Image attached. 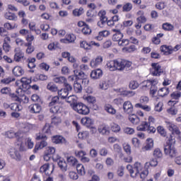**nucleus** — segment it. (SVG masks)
<instances>
[{
	"label": "nucleus",
	"instance_id": "f257e3e1",
	"mask_svg": "<svg viewBox=\"0 0 181 181\" xmlns=\"http://www.w3.org/2000/svg\"><path fill=\"white\" fill-rule=\"evenodd\" d=\"M175 144H176V140L170 135L164 146V153L166 156H169L171 158L177 156V150L175 147Z\"/></svg>",
	"mask_w": 181,
	"mask_h": 181
},
{
	"label": "nucleus",
	"instance_id": "f03ea898",
	"mask_svg": "<svg viewBox=\"0 0 181 181\" xmlns=\"http://www.w3.org/2000/svg\"><path fill=\"white\" fill-rule=\"evenodd\" d=\"M159 83V81L158 78H151L148 79L146 81H144L143 82V86L142 88L145 87L146 88H148V87H151L150 88V95L153 98H155L156 95V93H158V83Z\"/></svg>",
	"mask_w": 181,
	"mask_h": 181
},
{
	"label": "nucleus",
	"instance_id": "7ed1b4c3",
	"mask_svg": "<svg viewBox=\"0 0 181 181\" xmlns=\"http://www.w3.org/2000/svg\"><path fill=\"white\" fill-rule=\"evenodd\" d=\"M30 83H32V80L26 77H23L21 80L16 81V86L18 87L16 90V93H23V91H27L30 89Z\"/></svg>",
	"mask_w": 181,
	"mask_h": 181
},
{
	"label": "nucleus",
	"instance_id": "20e7f679",
	"mask_svg": "<svg viewBox=\"0 0 181 181\" xmlns=\"http://www.w3.org/2000/svg\"><path fill=\"white\" fill-rule=\"evenodd\" d=\"M127 169L130 174L131 177H135L139 175V172L142 171L144 169V165L139 162H135L134 165L128 164L127 165Z\"/></svg>",
	"mask_w": 181,
	"mask_h": 181
},
{
	"label": "nucleus",
	"instance_id": "39448f33",
	"mask_svg": "<svg viewBox=\"0 0 181 181\" xmlns=\"http://www.w3.org/2000/svg\"><path fill=\"white\" fill-rule=\"evenodd\" d=\"M54 172V164H52V168L50 169L49 163H45L40 168V173H44L46 176H49L45 181H53V177H50V175Z\"/></svg>",
	"mask_w": 181,
	"mask_h": 181
},
{
	"label": "nucleus",
	"instance_id": "423d86ee",
	"mask_svg": "<svg viewBox=\"0 0 181 181\" xmlns=\"http://www.w3.org/2000/svg\"><path fill=\"white\" fill-rule=\"evenodd\" d=\"M116 70L119 71H124V70L129 69L132 66V62L123 59H115Z\"/></svg>",
	"mask_w": 181,
	"mask_h": 181
},
{
	"label": "nucleus",
	"instance_id": "0eeeda50",
	"mask_svg": "<svg viewBox=\"0 0 181 181\" xmlns=\"http://www.w3.org/2000/svg\"><path fill=\"white\" fill-rule=\"evenodd\" d=\"M72 110L81 115H88L90 114V108L83 103L74 105Z\"/></svg>",
	"mask_w": 181,
	"mask_h": 181
},
{
	"label": "nucleus",
	"instance_id": "6e6552de",
	"mask_svg": "<svg viewBox=\"0 0 181 181\" xmlns=\"http://www.w3.org/2000/svg\"><path fill=\"white\" fill-rule=\"evenodd\" d=\"M151 67H152V71H151L152 76H155L156 77H159L163 73V69H162V66H160L159 63H156V62L152 63Z\"/></svg>",
	"mask_w": 181,
	"mask_h": 181
},
{
	"label": "nucleus",
	"instance_id": "1a4fd4ad",
	"mask_svg": "<svg viewBox=\"0 0 181 181\" xmlns=\"http://www.w3.org/2000/svg\"><path fill=\"white\" fill-rule=\"evenodd\" d=\"M64 87L65 88H62L57 91L59 97L63 100L67 98V95H69V91H71L73 90V86H71L70 84H66Z\"/></svg>",
	"mask_w": 181,
	"mask_h": 181
},
{
	"label": "nucleus",
	"instance_id": "9d476101",
	"mask_svg": "<svg viewBox=\"0 0 181 181\" xmlns=\"http://www.w3.org/2000/svg\"><path fill=\"white\" fill-rule=\"evenodd\" d=\"M14 56H13V60L16 63H19L20 62H22V60H25V52L21 49V48L17 47L14 49Z\"/></svg>",
	"mask_w": 181,
	"mask_h": 181
},
{
	"label": "nucleus",
	"instance_id": "9b49d317",
	"mask_svg": "<svg viewBox=\"0 0 181 181\" xmlns=\"http://www.w3.org/2000/svg\"><path fill=\"white\" fill-rule=\"evenodd\" d=\"M166 127L168 129L172 132L173 135H180V130L179 129V127L173 124L172 122H165Z\"/></svg>",
	"mask_w": 181,
	"mask_h": 181
},
{
	"label": "nucleus",
	"instance_id": "f8f14e48",
	"mask_svg": "<svg viewBox=\"0 0 181 181\" xmlns=\"http://www.w3.org/2000/svg\"><path fill=\"white\" fill-rule=\"evenodd\" d=\"M86 101L92 110L94 111H97L98 110V105H97V100H95V97L88 96L86 97Z\"/></svg>",
	"mask_w": 181,
	"mask_h": 181
},
{
	"label": "nucleus",
	"instance_id": "ddd939ff",
	"mask_svg": "<svg viewBox=\"0 0 181 181\" xmlns=\"http://www.w3.org/2000/svg\"><path fill=\"white\" fill-rule=\"evenodd\" d=\"M28 110L31 114H39L42 111L40 103L32 104L28 107Z\"/></svg>",
	"mask_w": 181,
	"mask_h": 181
},
{
	"label": "nucleus",
	"instance_id": "4468645a",
	"mask_svg": "<svg viewBox=\"0 0 181 181\" xmlns=\"http://www.w3.org/2000/svg\"><path fill=\"white\" fill-rule=\"evenodd\" d=\"M11 37H6L4 39L3 41V50L5 52V53H8V52H11Z\"/></svg>",
	"mask_w": 181,
	"mask_h": 181
},
{
	"label": "nucleus",
	"instance_id": "2eb2a0df",
	"mask_svg": "<svg viewBox=\"0 0 181 181\" xmlns=\"http://www.w3.org/2000/svg\"><path fill=\"white\" fill-rule=\"evenodd\" d=\"M123 110L126 114H132V111H134V106L131 101H125L123 104Z\"/></svg>",
	"mask_w": 181,
	"mask_h": 181
},
{
	"label": "nucleus",
	"instance_id": "dca6fc26",
	"mask_svg": "<svg viewBox=\"0 0 181 181\" xmlns=\"http://www.w3.org/2000/svg\"><path fill=\"white\" fill-rule=\"evenodd\" d=\"M160 52H161L165 56H169L173 54L172 46L163 45L160 47Z\"/></svg>",
	"mask_w": 181,
	"mask_h": 181
},
{
	"label": "nucleus",
	"instance_id": "f3484780",
	"mask_svg": "<svg viewBox=\"0 0 181 181\" xmlns=\"http://www.w3.org/2000/svg\"><path fill=\"white\" fill-rule=\"evenodd\" d=\"M12 73L15 77H22L25 74V69L22 66H16L13 70Z\"/></svg>",
	"mask_w": 181,
	"mask_h": 181
},
{
	"label": "nucleus",
	"instance_id": "a211bd4d",
	"mask_svg": "<svg viewBox=\"0 0 181 181\" xmlns=\"http://www.w3.org/2000/svg\"><path fill=\"white\" fill-rule=\"evenodd\" d=\"M103 63V57L98 56L96 58L93 59L90 62V66L93 69H95V67H98L100 64Z\"/></svg>",
	"mask_w": 181,
	"mask_h": 181
},
{
	"label": "nucleus",
	"instance_id": "6ab92c4d",
	"mask_svg": "<svg viewBox=\"0 0 181 181\" xmlns=\"http://www.w3.org/2000/svg\"><path fill=\"white\" fill-rule=\"evenodd\" d=\"M153 148V139H147L146 141V145L141 148L142 152H146V151H151Z\"/></svg>",
	"mask_w": 181,
	"mask_h": 181
},
{
	"label": "nucleus",
	"instance_id": "aec40b11",
	"mask_svg": "<svg viewBox=\"0 0 181 181\" xmlns=\"http://www.w3.org/2000/svg\"><path fill=\"white\" fill-rule=\"evenodd\" d=\"M113 32L116 33L112 35V37L113 42H118V43H119V42H121V40L124 37V34L121 33V30L117 29H114Z\"/></svg>",
	"mask_w": 181,
	"mask_h": 181
},
{
	"label": "nucleus",
	"instance_id": "412c9836",
	"mask_svg": "<svg viewBox=\"0 0 181 181\" xmlns=\"http://www.w3.org/2000/svg\"><path fill=\"white\" fill-rule=\"evenodd\" d=\"M90 77L93 80H98V78L103 77V70L100 69L93 70L90 73Z\"/></svg>",
	"mask_w": 181,
	"mask_h": 181
},
{
	"label": "nucleus",
	"instance_id": "4be33fe9",
	"mask_svg": "<svg viewBox=\"0 0 181 181\" xmlns=\"http://www.w3.org/2000/svg\"><path fill=\"white\" fill-rule=\"evenodd\" d=\"M47 140H41L40 142H38L35 144V148L33 149L34 153H37V151L40 149H43V148H46V146L47 145Z\"/></svg>",
	"mask_w": 181,
	"mask_h": 181
},
{
	"label": "nucleus",
	"instance_id": "5701e85b",
	"mask_svg": "<svg viewBox=\"0 0 181 181\" xmlns=\"http://www.w3.org/2000/svg\"><path fill=\"white\" fill-rule=\"evenodd\" d=\"M129 121L133 124V125H138L139 122H141V119L138 117V115L135 114L130 113L129 114Z\"/></svg>",
	"mask_w": 181,
	"mask_h": 181
},
{
	"label": "nucleus",
	"instance_id": "b1692460",
	"mask_svg": "<svg viewBox=\"0 0 181 181\" xmlns=\"http://www.w3.org/2000/svg\"><path fill=\"white\" fill-rule=\"evenodd\" d=\"M52 141L53 144H66V139L63 136L55 135L52 137Z\"/></svg>",
	"mask_w": 181,
	"mask_h": 181
},
{
	"label": "nucleus",
	"instance_id": "393cba45",
	"mask_svg": "<svg viewBox=\"0 0 181 181\" xmlns=\"http://www.w3.org/2000/svg\"><path fill=\"white\" fill-rule=\"evenodd\" d=\"M170 93V90L169 89V88L163 87L158 90V97H161L162 98H163V97H168Z\"/></svg>",
	"mask_w": 181,
	"mask_h": 181
},
{
	"label": "nucleus",
	"instance_id": "a878e982",
	"mask_svg": "<svg viewBox=\"0 0 181 181\" xmlns=\"http://www.w3.org/2000/svg\"><path fill=\"white\" fill-rule=\"evenodd\" d=\"M98 132L102 135H110V127L106 124H101L98 127Z\"/></svg>",
	"mask_w": 181,
	"mask_h": 181
},
{
	"label": "nucleus",
	"instance_id": "bb28decb",
	"mask_svg": "<svg viewBox=\"0 0 181 181\" xmlns=\"http://www.w3.org/2000/svg\"><path fill=\"white\" fill-rule=\"evenodd\" d=\"M81 122L83 125L87 127L88 128H90V127L94 124V121H93L91 118L87 117L82 118Z\"/></svg>",
	"mask_w": 181,
	"mask_h": 181
},
{
	"label": "nucleus",
	"instance_id": "cd10ccee",
	"mask_svg": "<svg viewBox=\"0 0 181 181\" xmlns=\"http://www.w3.org/2000/svg\"><path fill=\"white\" fill-rule=\"evenodd\" d=\"M66 103H69V104H70L72 109L74 105L78 104V103H77V97H76V95H74L69 96L66 98Z\"/></svg>",
	"mask_w": 181,
	"mask_h": 181
},
{
	"label": "nucleus",
	"instance_id": "c85d7f7f",
	"mask_svg": "<svg viewBox=\"0 0 181 181\" xmlns=\"http://www.w3.org/2000/svg\"><path fill=\"white\" fill-rule=\"evenodd\" d=\"M158 166V160L157 158H153L149 162L145 163V169H149L150 168H156Z\"/></svg>",
	"mask_w": 181,
	"mask_h": 181
},
{
	"label": "nucleus",
	"instance_id": "c756f323",
	"mask_svg": "<svg viewBox=\"0 0 181 181\" xmlns=\"http://www.w3.org/2000/svg\"><path fill=\"white\" fill-rule=\"evenodd\" d=\"M53 81L57 84H64V86H66V84H70L67 83V79L64 76L55 77Z\"/></svg>",
	"mask_w": 181,
	"mask_h": 181
},
{
	"label": "nucleus",
	"instance_id": "7c9ffc66",
	"mask_svg": "<svg viewBox=\"0 0 181 181\" xmlns=\"http://www.w3.org/2000/svg\"><path fill=\"white\" fill-rule=\"evenodd\" d=\"M25 93H26V91L16 93L20 97L18 103H23L24 104L29 103V98L25 95Z\"/></svg>",
	"mask_w": 181,
	"mask_h": 181
},
{
	"label": "nucleus",
	"instance_id": "2f4dec72",
	"mask_svg": "<svg viewBox=\"0 0 181 181\" xmlns=\"http://www.w3.org/2000/svg\"><path fill=\"white\" fill-rule=\"evenodd\" d=\"M66 161L68 165H69V166H77L78 163V160H77V158H76V157L74 156H69L66 158Z\"/></svg>",
	"mask_w": 181,
	"mask_h": 181
},
{
	"label": "nucleus",
	"instance_id": "473e14b6",
	"mask_svg": "<svg viewBox=\"0 0 181 181\" xmlns=\"http://www.w3.org/2000/svg\"><path fill=\"white\" fill-rule=\"evenodd\" d=\"M104 108L105 111L109 114H111V115H115L117 114V110H115V108L110 104L105 105Z\"/></svg>",
	"mask_w": 181,
	"mask_h": 181
},
{
	"label": "nucleus",
	"instance_id": "72a5a7b5",
	"mask_svg": "<svg viewBox=\"0 0 181 181\" xmlns=\"http://www.w3.org/2000/svg\"><path fill=\"white\" fill-rule=\"evenodd\" d=\"M62 105H49L50 112H52V114H58V112H60V109Z\"/></svg>",
	"mask_w": 181,
	"mask_h": 181
},
{
	"label": "nucleus",
	"instance_id": "f704fd0d",
	"mask_svg": "<svg viewBox=\"0 0 181 181\" xmlns=\"http://www.w3.org/2000/svg\"><path fill=\"white\" fill-rule=\"evenodd\" d=\"M58 166L62 172L67 171V163L64 159H59L58 161Z\"/></svg>",
	"mask_w": 181,
	"mask_h": 181
},
{
	"label": "nucleus",
	"instance_id": "c9c22d12",
	"mask_svg": "<svg viewBox=\"0 0 181 181\" xmlns=\"http://www.w3.org/2000/svg\"><path fill=\"white\" fill-rule=\"evenodd\" d=\"M148 127H149V123L148 122L143 121L141 123L136 127L137 131H148Z\"/></svg>",
	"mask_w": 181,
	"mask_h": 181
},
{
	"label": "nucleus",
	"instance_id": "e433bc0d",
	"mask_svg": "<svg viewBox=\"0 0 181 181\" xmlns=\"http://www.w3.org/2000/svg\"><path fill=\"white\" fill-rule=\"evenodd\" d=\"M28 67V69H35L36 67V58L35 57H29L27 59Z\"/></svg>",
	"mask_w": 181,
	"mask_h": 181
},
{
	"label": "nucleus",
	"instance_id": "4c0bfd02",
	"mask_svg": "<svg viewBox=\"0 0 181 181\" xmlns=\"http://www.w3.org/2000/svg\"><path fill=\"white\" fill-rule=\"evenodd\" d=\"M157 132L162 136V138H166V136H168V132H166V129L163 126H158Z\"/></svg>",
	"mask_w": 181,
	"mask_h": 181
},
{
	"label": "nucleus",
	"instance_id": "58836bf2",
	"mask_svg": "<svg viewBox=\"0 0 181 181\" xmlns=\"http://www.w3.org/2000/svg\"><path fill=\"white\" fill-rule=\"evenodd\" d=\"M49 105H63V103L60 102V98L59 96H54L52 98Z\"/></svg>",
	"mask_w": 181,
	"mask_h": 181
},
{
	"label": "nucleus",
	"instance_id": "ea45409f",
	"mask_svg": "<svg viewBox=\"0 0 181 181\" xmlns=\"http://www.w3.org/2000/svg\"><path fill=\"white\" fill-rule=\"evenodd\" d=\"M153 156L156 159H162V158H163V153H162V151H160V148H155L153 153Z\"/></svg>",
	"mask_w": 181,
	"mask_h": 181
},
{
	"label": "nucleus",
	"instance_id": "a19ab883",
	"mask_svg": "<svg viewBox=\"0 0 181 181\" xmlns=\"http://www.w3.org/2000/svg\"><path fill=\"white\" fill-rule=\"evenodd\" d=\"M81 82L75 81L74 83V90L75 93H81L83 91V87L81 86Z\"/></svg>",
	"mask_w": 181,
	"mask_h": 181
},
{
	"label": "nucleus",
	"instance_id": "79ce46f5",
	"mask_svg": "<svg viewBox=\"0 0 181 181\" xmlns=\"http://www.w3.org/2000/svg\"><path fill=\"white\" fill-rule=\"evenodd\" d=\"M137 15H140V16H139L136 18V21L139 23H145V22H146V17H145V16H144V11H139L137 12Z\"/></svg>",
	"mask_w": 181,
	"mask_h": 181
},
{
	"label": "nucleus",
	"instance_id": "37998d69",
	"mask_svg": "<svg viewBox=\"0 0 181 181\" xmlns=\"http://www.w3.org/2000/svg\"><path fill=\"white\" fill-rule=\"evenodd\" d=\"M15 78L12 76H8L7 78H4L0 81L1 84H5V86L8 84H11V83L15 81Z\"/></svg>",
	"mask_w": 181,
	"mask_h": 181
},
{
	"label": "nucleus",
	"instance_id": "c03bdc74",
	"mask_svg": "<svg viewBox=\"0 0 181 181\" xmlns=\"http://www.w3.org/2000/svg\"><path fill=\"white\" fill-rule=\"evenodd\" d=\"M162 28L167 32H172L175 29V26L169 23H164L162 25Z\"/></svg>",
	"mask_w": 181,
	"mask_h": 181
},
{
	"label": "nucleus",
	"instance_id": "a18cd8bd",
	"mask_svg": "<svg viewBox=\"0 0 181 181\" xmlns=\"http://www.w3.org/2000/svg\"><path fill=\"white\" fill-rule=\"evenodd\" d=\"M4 17L8 21H16L18 19V16L14 13L7 12L4 14Z\"/></svg>",
	"mask_w": 181,
	"mask_h": 181
},
{
	"label": "nucleus",
	"instance_id": "49530a36",
	"mask_svg": "<svg viewBox=\"0 0 181 181\" xmlns=\"http://www.w3.org/2000/svg\"><path fill=\"white\" fill-rule=\"evenodd\" d=\"M106 66L110 71H115L117 70L115 59L108 62Z\"/></svg>",
	"mask_w": 181,
	"mask_h": 181
},
{
	"label": "nucleus",
	"instance_id": "de8ad7c7",
	"mask_svg": "<svg viewBox=\"0 0 181 181\" xmlns=\"http://www.w3.org/2000/svg\"><path fill=\"white\" fill-rule=\"evenodd\" d=\"M76 170L81 176H84V175H86V168L83 164H78L76 165Z\"/></svg>",
	"mask_w": 181,
	"mask_h": 181
},
{
	"label": "nucleus",
	"instance_id": "09e8293b",
	"mask_svg": "<svg viewBox=\"0 0 181 181\" xmlns=\"http://www.w3.org/2000/svg\"><path fill=\"white\" fill-rule=\"evenodd\" d=\"M135 50H136V47L134 45L122 48V52L124 53H133Z\"/></svg>",
	"mask_w": 181,
	"mask_h": 181
},
{
	"label": "nucleus",
	"instance_id": "8fccbe9b",
	"mask_svg": "<svg viewBox=\"0 0 181 181\" xmlns=\"http://www.w3.org/2000/svg\"><path fill=\"white\" fill-rule=\"evenodd\" d=\"M88 136H90V133L88 131H82L78 134V139H82V140L87 139Z\"/></svg>",
	"mask_w": 181,
	"mask_h": 181
},
{
	"label": "nucleus",
	"instance_id": "3c124183",
	"mask_svg": "<svg viewBox=\"0 0 181 181\" xmlns=\"http://www.w3.org/2000/svg\"><path fill=\"white\" fill-rule=\"evenodd\" d=\"M76 78H78V81L81 82V83H84V81H87V79H86V74H84V72H83L82 71H79L77 74V73H76Z\"/></svg>",
	"mask_w": 181,
	"mask_h": 181
},
{
	"label": "nucleus",
	"instance_id": "603ef678",
	"mask_svg": "<svg viewBox=\"0 0 181 181\" xmlns=\"http://www.w3.org/2000/svg\"><path fill=\"white\" fill-rule=\"evenodd\" d=\"M11 111H15V112H19L22 110V105L18 103H11L10 106Z\"/></svg>",
	"mask_w": 181,
	"mask_h": 181
},
{
	"label": "nucleus",
	"instance_id": "864d4df0",
	"mask_svg": "<svg viewBox=\"0 0 181 181\" xmlns=\"http://www.w3.org/2000/svg\"><path fill=\"white\" fill-rule=\"evenodd\" d=\"M47 89L49 91H52V93H56L57 91H59V88H57V86H56L54 83L50 82L47 86Z\"/></svg>",
	"mask_w": 181,
	"mask_h": 181
},
{
	"label": "nucleus",
	"instance_id": "5fc2aeb1",
	"mask_svg": "<svg viewBox=\"0 0 181 181\" xmlns=\"http://www.w3.org/2000/svg\"><path fill=\"white\" fill-rule=\"evenodd\" d=\"M72 13L74 16H81L84 13V8L83 7H80L79 8H75L73 10Z\"/></svg>",
	"mask_w": 181,
	"mask_h": 181
},
{
	"label": "nucleus",
	"instance_id": "6e6d98bb",
	"mask_svg": "<svg viewBox=\"0 0 181 181\" xmlns=\"http://www.w3.org/2000/svg\"><path fill=\"white\" fill-rule=\"evenodd\" d=\"M132 4L125 3L122 6V12H131L132 11Z\"/></svg>",
	"mask_w": 181,
	"mask_h": 181
},
{
	"label": "nucleus",
	"instance_id": "4d7b16f0",
	"mask_svg": "<svg viewBox=\"0 0 181 181\" xmlns=\"http://www.w3.org/2000/svg\"><path fill=\"white\" fill-rule=\"evenodd\" d=\"M25 47H27L26 53L27 54H32L35 52V47L32 46L30 43H25Z\"/></svg>",
	"mask_w": 181,
	"mask_h": 181
},
{
	"label": "nucleus",
	"instance_id": "13d9d810",
	"mask_svg": "<svg viewBox=\"0 0 181 181\" xmlns=\"http://www.w3.org/2000/svg\"><path fill=\"white\" fill-rule=\"evenodd\" d=\"M36 141H47V136L45 133H37L35 137Z\"/></svg>",
	"mask_w": 181,
	"mask_h": 181
},
{
	"label": "nucleus",
	"instance_id": "bf43d9fd",
	"mask_svg": "<svg viewBox=\"0 0 181 181\" xmlns=\"http://www.w3.org/2000/svg\"><path fill=\"white\" fill-rule=\"evenodd\" d=\"M0 93L1 94H2L3 95H9V94H11V93H12V89H11V88L9 87H4L0 90Z\"/></svg>",
	"mask_w": 181,
	"mask_h": 181
},
{
	"label": "nucleus",
	"instance_id": "052dcab7",
	"mask_svg": "<svg viewBox=\"0 0 181 181\" xmlns=\"http://www.w3.org/2000/svg\"><path fill=\"white\" fill-rule=\"evenodd\" d=\"M135 107H136L137 108H141V110H144V111H146V112H149L151 110V106L148 105H144L141 103H137L135 105Z\"/></svg>",
	"mask_w": 181,
	"mask_h": 181
},
{
	"label": "nucleus",
	"instance_id": "680f3d73",
	"mask_svg": "<svg viewBox=\"0 0 181 181\" xmlns=\"http://www.w3.org/2000/svg\"><path fill=\"white\" fill-rule=\"evenodd\" d=\"M110 129L112 132H119L121 131V127L116 123H112L110 125Z\"/></svg>",
	"mask_w": 181,
	"mask_h": 181
},
{
	"label": "nucleus",
	"instance_id": "e2e57ef3",
	"mask_svg": "<svg viewBox=\"0 0 181 181\" xmlns=\"http://www.w3.org/2000/svg\"><path fill=\"white\" fill-rule=\"evenodd\" d=\"M80 46L85 50H90L91 49V42L88 43L87 41H82L80 43Z\"/></svg>",
	"mask_w": 181,
	"mask_h": 181
},
{
	"label": "nucleus",
	"instance_id": "0e129e2a",
	"mask_svg": "<svg viewBox=\"0 0 181 181\" xmlns=\"http://www.w3.org/2000/svg\"><path fill=\"white\" fill-rule=\"evenodd\" d=\"M156 8L158 11H162L166 8V3L165 1H160L156 4Z\"/></svg>",
	"mask_w": 181,
	"mask_h": 181
},
{
	"label": "nucleus",
	"instance_id": "69168bd1",
	"mask_svg": "<svg viewBox=\"0 0 181 181\" xmlns=\"http://www.w3.org/2000/svg\"><path fill=\"white\" fill-rule=\"evenodd\" d=\"M121 95L124 97H134L135 95V92L132 90H123L121 92Z\"/></svg>",
	"mask_w": 181,
	"mask_h": 181
},
{
	"label": "nucleus",
	"instance_id": "338daca9",
	"mask_svg": "<svg viewBox=\"0 0 181 181\" xmlns=\"http://www.w3.org/2000/svg\"><path fill=\"white\" fill-rule=\"evenodd\" d=\"M83 35H87L91 34V28H90V26L88 25H85L84 28L81 29Z\"/></svg>",
	"mask_w": 181,
	"mask_h": 181
},
{
	"label": "nucleus",
	"instance_id": "774afa93",
	"mask_svg": "<svg viewBox=\"0 0 181 181\" xmlns=\"http://www.w3.org/2000/svg\"><path fill=\"white\" fill-rule=\"evenodd\" d=\"M170 97L172 100H179L181 97V92L180 91H174L170 94Z\"/></svg>",
	"mask_w": 181,
	"mask_h": 181
}]
</instances>
